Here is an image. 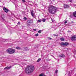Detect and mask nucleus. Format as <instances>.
<instances>
[{
    "label": "nucleus",
    "mask_w": 76,
    "mask_h": 76,
    "mask_svg": "<svg viewBox=\"0 0 76 76\" xmlns=\"http://www.w3.org/2000/svg\"><path fill=\"white\" fill-rule=\"evenodd\" d=\"M34 70V66L33 65L28 66L25 69V72L26 73H29L32 72Z\"/></svg>",
    "instance_id": "obj_1"
},
{
    "label": "nucleus",
    "mask_w": 76,
    "mask_h": 76,
    "mask_svg": "<svg viewBox=\"0 0 76 76\" xmlns=\"http://www.w3.org/2000/svg\"><path fill=\"white\" fill-rule=\"evenodd\" d=\"M57 7L51 6L49 7L48 10L49 13L52 14H54L57 12Z\"/></svg>",
    "instance_id": "obj_2"
},
{
    "label": "nucleus",
    "mask_w": 76,
    "mask_h": 76,
    "mask_svg": "<svg viewBox=\"0 0 76 76\" xmlns=\"http://www.w3.org/2000/svg\"><path fill=\"white\" fill-rule=\"evenodd\" d=\"M7 52L9 54H12L15 52V49H13L12 48H10L8 49L7 50Z\"/></svg>",
    "instance_id": "obj_3"
},
{
    "label": "nucleus",
    "mask_w": 76,
    "mask_h": 76,
    "mask_svg": "<svg viewBox=\"0 0 76 76\" xmlns=\"http://www.w3.org/2000/svg\"><path fill=\"white\" fill-rule=\"evenodd\" d=\"M68 45H69V43L66 42H62L61 43V46H62V47H65Z\"/></svg>",
    "instance_id": "obj_4"
},
{
    "label": "nucleus",
    "mask_w": 76,
    "mask_h": 76,
    "mask_svg": "<svg viewBox=\"0 0 76 76\" xmlns=\"http://www.w3.org/2000/svg\"><path fill=\"white\" fill-rule=\"evenodd\" d=\"M32 23V20H28L27 25V26H30V25Z\"/></svg>",
    "instance_id": "obj_5"
},
{
    "label": "nucleus",
    "mask_w": 76,
    "mask_h": 76,
    "mask_svg": "<svg viewBox=\"0 0 76 76\" xmlns=\"http://www.w3.org/2000/svg\"><path fill=\"white\" fill-rule=\"evenodd\" d=\"M30 13H31V16L33 17V18H35V12L33 11V10H30Z\"/></svg>",
    "instance_id": "obj_6"
},
{
    "label": "nucleus",
    "mask_w": 76,
    "mask_h": 76,
    "mask_svg": "<svg viewBox=\"0 0 76 76\" xmlns=\"http://www.w3.org/2000/svg\"><path fill=\"white\" fill-rule=\"evenodd\" d=\"M71 40L73 41H76V36H73L71 38Z\"/></svg>",
    "instance_id": "obj_7"
},
{
    "label": "nucleus",
    "mask_w": 76,
    "mask_h": 76,
    "mask_svg": "<svg viewBox=\"0 0 76 76\" xmlns=\"http://www.w3.org/2000/svg\"><path fill=\"white\" fill-rule=\"evenodd\" d=\"M3 9L4 10V11L5 12H6V13H7L9 11V10H8V9L6 8L5 7H4L3 8Z\"/></svg>",
    "instance_id": "obj_8"
},
{
    "label": "nucleus",
    "mask_w": 76,
    "mask_h": 76,
    "mask_svg": "<svg viewBox=\"0 0 76 76\" xmlns=\"http://www.w3.org/2000/svg\"><path fill=\"white\" fill-rule=\"evenodd\" d=\"M5 16H4V15H2L1 17V20H4V18Z\"/></svg>",
    "instance_id": "obj_9"
},
{
    "label": "nucleus",
    "mask_w": 76,
    "mask_h": 76,
    "mask_svg": "<svg viewBox=\"0 0 76 76\" xmlns=\"http://www.w3.org/2000/svg\"><path fill=\"white\" fill-rule=\"evenodd\" d=\"M64 8H68L69 7V6L66 5V4H65L64 5Z\"/></svg>",
    "instance_id": "obj_10"
},
{
    "label": "nucleus",
    "mask_w": 76,
    "mask_h": 76,
    "mask_svg": "<svg viewBox=\"0 0 76 76\" xmlns=\"http://www.w3.org/2000/svg\"><path fill=\"white\" fill-rule=\"evenodd\" d=\"M10 68H11V66H10L9 67H5V68H4V69L5 70H6L7 69H10Z\"/></svg>",
    "instance_id": "obj_11"
},
{
    "label": "nucleus",
    "mask_w": 76,
    "mask_h": 76,
    "mask_svg": "<svg viewBox=\"0 0 76 76\" xmlns=\"http://www.w3.org/2000/svg\"><path fill=\"white\" fill-rule=\"evenodd\" d=\"M59 57H65V56H64L63 54H61L59 55Z\"/></svg>",
    "instance_id": "obj_12"
},
{
    "label": "nucleus",
    "mask_w": 76,
    "mask_h": 76,
    "mask_svg": "<svg viewBox=\"0 0 76 76\" xmlns=\"http://www.w3.org/2000/svg\"><path fill=\"white\" fill-rule=\"evenodd\" d=\"M73 15L74 17L76 18V11L73 12Z\"/></svg>",
    "instance_id": "obj_13"
},
{
    "label": "nucleus",
    "mask_w": 76,
    "mask_h": 76,
    "mask_svg": "<svg viewBox=\"0 0 76 76\" xmlns=\"http://www.w3.org/2000/svg\"><path fill=\"white\" fill-rule=\"evenodd\" d=\"M46 20V19H44V18H42L41 20V21H42V22H45Z\"/></svg>",
    "instance_id": "obj_14"
},
{
    "label": "nucleus",
    "mask_w": 76,
    "mask_h": 76,
    "mask_svg": "<svg viewBox=\"0 0 76 76\" xmlns=\"http://www.w3.org/2000/svg\"><path fill=\"white\" fill-rule=\"evenodd\" d=\"M60 39L62 41H64V39L63 38H61Z\"/></svg>",
    "instance_id": "obj_15"
},
{
    "label": "nucleus",
    "mask_w": 76,
    "mask_h": 76,
    "mask_svg": "<svg viewBox=\"0 0 76 76\" xmlns=\"http://www.w3.org/2000/svg\"><path fill=\"white\" fill-rule=\"evenodd\" d=\"M16 49H17L18 50H19V49H20V47H17L16 48Z\"/></svg>",
    "instance_id": "obj_16"
},
{
    "label": "nucleus",
    "mask_w": 76,
    "mask_h": 76,
    "mask_svg": "<svg viewBox=\"0 0 76 76\" xmlns=\"http://www.w3.org/2000/svg\"><path fill=\"white\" fill-rule=\"evenodd\" d=\"M23 19L24 20H27V18H26V17H24Z\"/></svg>",
    "instance_id": "obj_17"
},
{
    "label": "nucleus",
    "mask_w": 76,
    "mask_h": 76,
    "mask_svg": "<svg viewBox=\"0 0 76 76\" xmlns=\"http://www.w3.org/2000/svg\"><path fill=\"white\" fill-rule=\"evenodd\" d=\"M41 32H42L41 30H39L38 31V33H41Z\"/></svg>",
    "instance_id": "obj_18"
},
{
    "label": "nucleus",
    "mask_w": 76,
    "mask_h": 76,
    "mask_svg": "<svg viewBox=\"0 0 76 76\" xmlns=\"http://www.w3.org/2000/svg\"><path fill=\"white\" fill-rule=\"evenodd\" d=\"M58 72V70H57V69H56L55 71V73H57Z\"/></svg>",
    "instance_id": "obj_19"
},
{
    "label": "nucleus",
    "mask_w": 76,
    "mask_h": 76,
    "mask_svg": "<svg viewBox=\"0 0 76 76\" xmlns=\"http://www.w3.org/2000/svg\"><path fill=\"white\" fill-rule=\"evenodd\" d=\"M40 60H41V59H39L37 61V62H39V61H40Z\"/></svg>",
    "instance_id": "obj_20"
},
{
    "label": "nucleus",
    "mask_w": 76,
    "mask_h": 76,
    "mask_svg": "<svg viewBox=\"0 0 76 76\" xmlns=\"http://www.w3.org/2000/svg\"><path fill=\"white\" fill-rule=\"evenodd\" d=\"M36 37H38V34H35Z\"/></svg>",
    "instance_id": "obj_21"
},
{
    "label": "nucleus",
    "mask_w": 76,
    "mask_h": 76,
    "mask_svg": "<svg viewBox=\"0 0 76 76\" xmlns=\"http://www.w3.org/2000/svg\"><path fill=\"white\" fill-rule=\"evenodd\" d=\"M23 2V3H25V0H22Z\"/></svg>",
    "instance_id": "obj_22"
},
{
    "label": "nucleus",
    "mask_w": 76,
    "mask_h": 76,
    "mask_svg": "<svg viewBox=\"0 0 76 76\" xmlns=\"http://www.w3.org/2000/svg\"><path fill=\"white\" fill-rule=\"evenodd\" d=\"M41 22V20H38V22Z\"/></svg>",
    "instance_id": "obj_23"
},
{
    "label": "nucleus",
    "mask_w": 76,
    "mask_h": 76,
    "mask_svg": "<svg viewBox=\"0 0 76 76\" xmlns=\"http://www.w3.org/2000/svg\"><path fill=\"white\" fill-rule=\"evenodd\" d=\"M67 21H65L64 22V23L66 24L67 23Z\"/></svg>",
    "instance_id": "obj_24"
},
{
    "label": "nucleus",
    "mask_w": 76,
    "mask_h": 76,
    "mask_svg": "<svg viewBox=\"0 0 76 76\" xmlns=\"http://www.w3.org/2000/svg\"><path fill=\"white\" fill-rule=\"evenodd\" d=\"M74 51L75 53H76V50H74Z\"/></svg>",
    "instance_id": "obj_25"
},
{
    "label": "nucleus",
    "mask_w": 76,
    "mask_h": 76,
    "mask_svg": "<svg viewBox=\"0 0 76 76\" xmlns=\"http://www.w3.org/2000/svg\"><path fill=\"white\" fill-rule=\"evenodd\" d=\"M33 31H37V29H33Z\"/></svg>",
    "instance_id": "obj_26"
},
{
    "label": "nucleus",
    "mask_w": 76,
    "mask_h": 76,
    "mask_svg": "<svg viewBox=\"0 0 76 76\" xmlns=\"http://www.w3.org/2000/svg\"><path fill=\"white\" fill-rule=\"evenodd\" d=\"M5 39H3V42H5Z\"/></svg>",
    "instance_id": "obj_27"
},
{
    "label": "nucleus",
    "mask_w": 76,
    "mask_h": 76,
    "mask_svg": "<svg viewBox=\"0 0 76 76\" xmlns=\"http://www.w3.org/2000/svg\"><path fill=\"white\" fill-rule=\"evenodd\" d=\"M51 20H52V22H54V20H53L52 19H51Z\"/></svg>",
    "instance_id": "obj_28"
},
{
    "label": "nucleus",
    "mask_w": 76,
    "mask_h": 76,
    "mask_svg": "<svg viewBox=\"0 0 76 76\" xmlns=\"http://www.w3.org/2000/svg\"><path fill=\"white\" fill-rule=\"evenodd\" d=\"M48 38L49 39H51L50 38V37H48Z\"/></svg>",
    "instance_id": "obj_29"
},
{
    "label": "nucleus",
    "mask_w": 76,
    "mask_h": 76,
    "mask_svg": "<svg viewBox=\"0 0 76 76\" xmlns=\"http://www.w3.org/2000/svg\"><path fill=\"white\" fill-rule=\"evenodd\" d=\"M69 0L70 2H72V0Z\"/></svg>",
    "instance_id": "obj_30"
},
{
    "label": "nucleus",
    "mask_w": 76,
    "mask_h": 76,
    "mask_svg": "<svg viewBox=\"0 0 76 76\" xmlns=\"http://www.w3.org/2000/svg\"><path fill=\"white\" fill-rule=\"evenodd\" d=\"M18 24H20V22H18Z\"/></svg>",
    "instance_id": "obj_31"
},
{
    "label": "nucleus",
    "mask_w": 76,
    "mask_h": 76,
    "mask_svg": "<svg viewBox=\"0 0 76 76\" xmlns=\"http://www.w3.org/2000/svg\"><path fill=\"white\" fill-rule=\"evenodd\" d=\"M68 32H70V31H68Z\"/></svg>",
    "instance_id": "obj_32"
},
{
    "label": "nucleus",
    "mask_w": 76,
    "mask_h": 76,
    "mask_svg": "<svg viewBox=\"0 0 76 76\" xmlns=\"http://www.w3.org/2000/svg\"><path fill=\"white\" fill-rule=\"evenodd\" d=\"M55 36H58V35H55Z\"/></svg>",
    "instance_id": "obj_33"
},
{
    "label": "nucleus",
    "mask_w": 76,
    "mask_h": 76,
    "mask_svg": "<svg viewBox=\"0 0 76 76\" xmlns=\"http://www.w3.org/2000/svg\"><path fill=\"white\" fill-rule=\"evenodd\" d=\"M53 0V1H54V0Z\"/></svg>",
    "instance_id": "obj_34"
}]
</instances>
